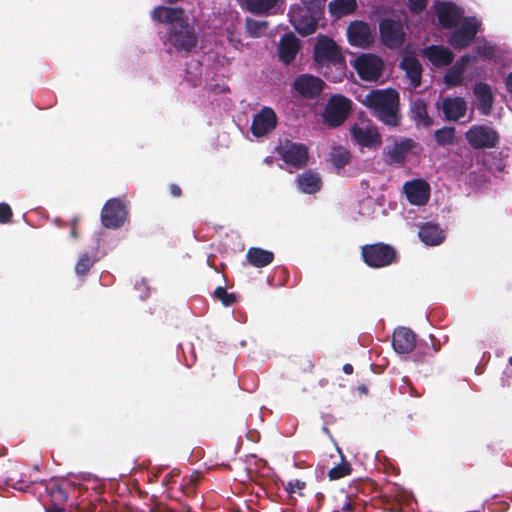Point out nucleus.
I'll use <instances>...</instances> for the list:
<instances>
[{"label":"nucleus","instance_id":"f257e3e1","mask_svg":"<svg viewBox=\"0 0 512 512\" xmlns=\"http://www.w3.org/2000/svg\"><path fill=\"white\" fill-rule=\"evenodd\" d=\"M151 18L157 23L167 24L165 45H170L177 52H191L198 43L195 28L185 17L181 7L159 5L151 11Z\"/></svg>","mask_w":512,"mask_h":512},{"label":"nucleus","instance_id":"f03ea898","mask_svg":"<svg viewBox=\"0 0 512 512\" xmlns=\"http://www.w3.org/2000/svg\"><path fill=\"white\" fill-rule=\"evenodd\" d=\"M373 116L389 127H397L401 123L400 97L394 89L371 90L362 100Z\"/></svg>","mask_w":512,"mask_h":512},{"label":"nucleus","instance_id":"7ed1b4c3","mask_svg":"<svg viewBox=\"0 0 512 512\" xmlns=\"http://www.w3.org/2000/svg\"><path fill=\"white\" fill-rule=\"evenodd\" d=\"M314 60L328 80L339 82L345 76V57L332 38L325 35L318 38L314 45Z\"/></svg>","mask_w":512,"mask_h":512},{"label":"nucleus","instance_id":"20e7f679","mask_svg":"<svg viewBox=\"0 0 512 512\" xmlns=\"http://www.w3.org/2000/svg\"><path fill=\"white\" fill-rule=\"evenodd\" d=\"M363 262L370 268L379 269L390 266L398 261L396 249L383 242L365 244L361 247Z\"/></svg>","mask_w":512,"mask_h":512},{"label":"nucleus","instance_id":"39448f33","mask_svg":"<svg viewBox=\"0 0 512 512\" xmlns=\"http://www.w3.org/2000/svg\"><path fill=\"white\" fill-rule=\"evenodd\" d=\"M465 139L474 150L494 149L500 143V134L492 126L474 124L465 132Z\"/></svg>","mask_w":512,"mask_h":512},{"label":"nucleus","instance_id":"423d86ee","mask_svg":"<svg viewBox=\"0 0 512 512\" xmlns=\"http://www.w3.org/2000/svg\"><path fill=\"white\" fill-rule=\"evenodd\" d=\"M481 29V21L475 16L464 17L460 27L451 32L448 43L456 50L467 48Z\"/></svg>","mask_w":512,"mask_h":512},{"label":"nucleus","instance_id":"0eeeda50","mask_svg":"<svg viewBox=\"0 0 512 512\" xmlns=\"http://www.w3.org/2000/svg\"><path fill=\"white\" fill-rule=\"evenodd\" d=\"M379 36L385 47L397 50L403 46L406 39L404 25L400 20L390 17L383 18L379 22Z\"/></svg>","mask_w":512,"mask_h":512},{"label":"nucleus","instance_id":"6e6552de","mask_svg":"<svg viewBox=\"0 0 512 512\" xmlns=\"http://www.w3.org/2000/svg\"><path fill=\"white\" fill-rule=\"evenodd\" d=\"M280 158L294 169H302L308 162V148L302 143L286 140L276 148Z\"/></svg>","mask_w":512,"mask_h":512},{"label":"nucleus","instance_id":"1a4fd4ad","mask_svg":"<svg viewBox=\"0 0 512 512\" xmlns=\"http://www.w3.org/2000/svg\"><path fill=\"white\" fill-rule=\"evenodd\" d=\"M352 101L342 95L332 96L325 108L324 119L331 127H338L345 122L351 111Z\"/></svg>","mask_w":512,"mask_h":512},{"label":"nucleus","instance_id":"9d476101","mask_svg":"<svg viewBox=\"0 0 512 512\" xmlns=\"http://www.w3.org/2000/svg\"><path fill=\"white\" fill-rule=\"evenodd\" d=\"M128 216L125 203L119 198H111L101 210V223L105 228L118 229L123 226Z\"/></svg>","mask_w":512,"mask_h":512},{"label":"nucleus","instance_id":"9b49d317","mask_svg":"<svg viewBox=\"0 0 512 512\" xmlns=\"http://www.w3.org/2000/svg\"><path fill=\"white\" fill-rule=\"evenodd\" d=\"M383 60L375 54H362L354 62V69L362 80L375 81L383 71Z\"/></svg>","mask_w":512,"mask_h":512},{"label":"nucleus","instance_id":"f8f14e48","mask_svg":"<svg viewBox=\"0 0 512 512\" xmlns=\"http://www.w3.org/2000/svg\"><path fill=\"white\" fill-rule=\"evenodd\" d=\"M351 138L361 147L376 150L382 145V136L372 124H355L350 130Z\"/></svg>","mask_w":512,"mask_h":512},{"label":"nucleus","instance_id":"ddd939ff","mask_svg":"<svg viewBox=\"0 0 512 512\" xmlns=\"http://www.w3.org/2000/svg\"><path fill=\"white\" fill-rule=\"evenodd\" d=\"M313 9L309 7H295L289 12L290 22L296 31L303 35L308 36L314 33L317 29V20L312 16Z\"/></svg>","mask_w":512,"mask_h":512},{"label":"nucleus","instance_id":"4468645a","mask_svg":"<svg viewBox=\"0 0 512 512\" xmlns=\"http://www.w3.org/2000/svg\"><path fill=\"white\" fill-rule=\"evenodd\" d=\"M292 89L303 98L314 99L322 93L324 82L311 74H301L294 79Z\"/></svg>","mask_w":512,"mask_h":512},{"label":"nucleus","instance_id":"2eb2a0df","mask_svg":"<svg viewBox=\"0 0 512 512\" xmlns=\"http://www.w3.org/2000/svg\"><path fill=\"white\" fill-rule=\"evenodd\" d=\"M347 37L352 46L368 48L374 43V35L370 26L360 20L349 23L347 27Z\"/></svg>","mask_w":512,"mask_h":512},{"label":"nucleus","instance_id":"dca6fc26","mask_svg":"<svg viewBox=\"0 0 512 512\" xmlns=\"http://www.w3.org/2000/svg\"><path fill=\"white\" fill-rule=\"evenodd\" d=\"M277 115L270 107H263L254 115L251 124V133L256 137H262L272 132L277 126Z\"/></svg>","mask_w":512,"mask_h":512},{"label":"nucleus","instance_id":"f3484780","mask_svg":"<svg viewBox=\"0 0 512 512\" xmlns=\"http://www.w3.org/2000/svg\"><path fill=\"white\" fill-rule=\"evenodd\" d=\"M439 24L446 29L456 27L463 20V9L453 2H441L436 7Z\"/></svg>","mask_w":512,"mask_h":512},{"label":"nucleus","instance_id":"a211bd4d","mask_svg":"<svg viewBox=\"0 0 512 512\" xmlns=\"http://www.w3.org/2000/svg\"><path fill=\"white\" fill-rule=\"evenodd\" d=\"M406 198L412 205H425L430 197V186L422 179L407 181L403 186Z\"/></svg>","mask_w":512,"mask_h":512},{"label":"nucleus","instance_id":"6ab92c4d","mask_svg":"<svg viewBox=\"0 0 512 512\" xmlns=\"http://www.w3.org/2000/svg\"><path fill=\"white\" fill-rule=\"evenodd\" d=\"M300 47L299 39L292 32L285 33L278 44L279 60L285 65L291 64L295 60Z\"/></svg>","mask_w":512,"mask_h":512},{"label":"nucleus","instance_id":"aec40b11","mask_svg":"<svg viewBox=\"0 0 512 512\" xmlns=\"http://www.w3.org/2000/svg\"><path fill=\"white\" fill-rule=\"evenodd\" d=\"M392 346L398 354H408L416 346V334L407 327H398L393 332Z\"/></svg>","mask_w":512,"mask_h":512},{"label":"nucleus","instance_id":"412c9836","mask_svg":"<svg viewBox=\"0 0 512 512\" xmlns=\"http://www.w3.org/2000/svg\"><path fill=\"white\" fill-rule=\"evenodd\" d=\"M441 109L448 121H458L465 116L467 103L462 97H445L442 100Z\"/></svg>","mask_w":512,"mask_h":512},{"label":"nucleus","instance_id":"4be33fe9","mask_svg":"<svg viewBox=\"0 0 512 512\" xmlns=\"http://www.w3.org/2000/svg\"><path fill=\"white\" fill-rule=\"evenodd\" d=\"M423 56L435 67L448 66L454 60V53L442 45H430L426 47L423 50Z\"/></svg>","mask_w":512,"mask_h":512},{"label":"nucleus","instance_id":"5701e85b","mask_svg":"<svg viewBox=\"0 0 512 512\" xmlns=\"http://www.w3.org/2000/svg\"><path fill=\"white\" fill-rule=\"evenodd\" d=\"M476 97V108L481 115L487 116L491 113L494 97L490 86L487 83L479 82L474 86Z\"/></svg>","mask_w":512,"mask_h":512},{"label":"nucleus","instance_id":"b1692460","mask_svg":"<svg viewBox=\"0 0 512 512\" xmlns=\"http://www.w3.org/2000/svg\"><path fill=\"white\" fill-rule=\"evenodd\" d=\"M400 67L405 71L411 85L417 88L421 85L422 65L414 56H404L400 62Z\"/></svg>","mask_w":512,"mask_h":512},{"label":"nucleus","instance_id":"393cba45","mask_svg":"<svg viewBox=\"0 0 512 512\" xmlns=\"http://www.w3.org/2000/svg\"><path fill=\"white\" fill-rule=\"evenodd\" d=\"M414 141L412 139H404L400 143H394L384 149V154L388 157L390 163H404L408 153L413 148Z\"/></svg>","mask_w":512,"mask_h":512},{"label":"nucleus","instance_id":"a878e982","mask_svg":"<svg viewBox=\"0 0 512 512\" xmlns=\"http://www.w3.org/2000/svg\"><path fill=\"white\" fill-rule=\"evenodd\" d=\"M418 236L423 243L429 246L439 245L445 238L442 229L437 224L430 222L420 226Z\"/></svg>","mask_w":512,"mask_h":512},{"label":"nucleus","instance_id":"bb28decb","mask_svg":"<svg viewBox=\"0 0 512 512\" xmlns=\"http://www.w3.org/2000/svg\"><path fill=\"white\" fill-rule=\"evenodd\" d=\"M248 264L256 268H263L274 261V253L260 247H250L246 253Z\"/></svg>","mask_w":512,"mask_h":512},{"label":"nucleus","instance_id":"cd10ccee","mask_svg":"<svg viewBox=\"0 0 512 512\" xmlns=\"http://www.w3.org/2000/svg\"><path fill=\"white\" fill-rule=\"evenodd\" d=\"M297 184L299 189L306 194H314L322 187V180L318 173L306 171L298 175Z\"/></svg>","mask_w":512,"mask_h":512},{"label":"nucleus","instance_id":"c85d7f7f","mask_svg":"<svg viewBox=\"0 0 512 512\" xmlns=\"http://www.w3.org/2000/svg\"><path fill=\"white\" fill-rule=\"evenodd\" d=\"M411 119L415 121L417 125H422L427 128L433 124V119L428 115L427 105L424 100L416 99L412 102L411 108Z\"/></svg>","mask_w":512,"mask_h":512},{"label":"nucleus","instance_id":"c756f323","mask_svg":"<svg viewBox=\"0 0 512 512\" xmlns=\"http://www.w3.org/2000/svg\"><path fill=\"white\" fill-rule=\"evenodd\" d=\"M356 9V0H333L328 4L329 13L337 18L349 15Z\"/></svg>","mask_w":512,"mask_h":512},{"label":"nucleus","instance_id":"7c9ffc66","mask_svg":"<svg viewBox=\"0 0 512 512\" xmlns=\"http://www.w3.org/2000/svg\"><path fill=\"white\" fill-rule=\"evenodd\" d=\"M46 492L50 498V504L62 505L68 500V494L64 487L56 481H51L46 486Z\"/></svg>","mask_w":512,"mask_h":512},{"label":"nucleus","instance_id":"2f4dec72","mask_svg":"<svg viewBox=\"0 0 512 512\" xmlns=\"http://www.w3.org/2000/svg\"><path fill=\"white\" fill-rule=\"evenodd\" d=\"M350 158V152L341 146L334 147L329 154V161L338 170L344 168L350 162Z\"/></svg>","mask_w":512,"mask_h":512},{"label":"nucleus","instance_id":"473e14b6","mask_svg":"<svg viewBox=\"0 0 512 512\" xmlns=\"http://www.w3.org/2000/svg\"><path fill=\"white\" fill-rule=\"evenodd\" d=\"M456 130L452 126H445L434 132V139L440 146L453 145L456 142Z\"/></svg>","mask_w":512,"mask_h":512},{"label":"nucleus","instance_id":"72a5a7b5","mask_svg":"<svg viewBox=\"0 0 512 512\" xmlns=\"http://www.w3.org/2000/svg\"><path fill=\"white\" fill-rule=\"evenodd\" d=\"M279 0H246V8L253 14H265L274 8Z\"/></svg>","mask_w":512,"mask_h":512},{"label":"nucleus","instance_id":"f704fd0d","mask_svg":"<svg viewBox=\"0 0 512 512\" xmlns=\"http://www.w3.org/2000/svg\"><path fill=\"white\" fill-rule=\"evenodd\" d=\"M351 464L342 456V461L338 465L331 468L328 472L330 480H338L351 474Z\"/></svg>","mask_w":512,"mask_h":512},{"label":"nucleus","instance_id":"c9c22d12","mask_svg":"<svg viewBox=\"0 0 512 512\" xmlns=\"http://www.w3.org/2000/svg\"><path fill=\"white\" fill-rule=\"evenodd\" d=\"M268 27L267 21H259L247 18L246 19V29L250 36L252 37H261L265 34L266 29Z\"/></svg>","mask_w":512,"mask_h":512},{"label":"nucleus","instance_id":"e433bc0d","mask_svg":"<svg viewBox=\"0 0 512 512\" xmlns=\"http://www.w3.org/2000/svg\"><path fill=\"white\" fill-rule=\"evenodd\" d=\"M475 50L481 58L487 59V60H492L497 55L496 46L486 40H483L482 42H480L476 46Z\"/></svg>","mask_w":512,"mask_h":512},{"label":"nucleus","instance_id":"4c0bfd02","mask_svg":"<svg viewBox=\"0 0 512 512\" xmlns=\"http://www.w3.org/2000/svg\"><path fill=\"white\" fill-rule=\"evenodd\" d=\"M214 297L226 307L231 306L236 302L235 294L228 293L227 290L222 286H218L214 290Z\"/></svg>","mask_w":512,"mask_h":512},{"label":"nucleus","instance_id":"58836bf2","mask_svg":"<svg viewBox=\"0 0 512 512\" xmlns=\"http://www.w3.org/2000/svg\"><path fill=\"white\" fill-rule=\"evenodd\" d=\"M463 82V74L455 70L454 68H449L444 75V83L448 87H455L461 85Z\"/></svg>","mask_w":512,"mask_h":512},{"label":"nucleus","instance_id":"ea45409f","mask_svg":"<svg viewBox=\"0 0 512 512\" xmlns=\"http://www.w3.org/2000/svg\"><path fill=\"white\" fill-rule=\"evenodd\" d=\"M339 512H361L362 505L357 497L345 496L344 503L339 507Z\"/></svg>","mask_w":512,"mask_h":512},{"label":"nucleus","instance_id":"a19ab883","mask_svg":"<svg viewBox=\"0 0 512 512\" xmlns=\"http://www.w3.org/2000/svg\"><path fill=\"white\" fill-rule=\"evenodd\" d=\"M93 265V261L89 258L87 253L81 255L75 265V272L77 275H86Z\"/></svg>","mask_w":512,"mask_h":512},{"label":"nucleus","instance_id":"79ce46f5","mask_svg":"<svg viewBox=\"0 0 512 512\" xmlns=\"http://www.w3.org/2000/svg\"><path fill=\"white\" fill-rule=\"evenodd\" d=\"M408 1V8L410 12L413 14H420L422 13L428 4L429 0H407Z\"/></svg>","mask_w":512,"mask_h":512},{"label":"nucleus","instance_id":"37998d69","mask_svg":"<svg viewBox=\"0 0 512 512\" xmlns=\"http://www.w3.org/2000/svg\"><path fill=\"white\" fill-rule=\"evenodd\" d=\"M12 209L7 203H0V223L6 224L11 221Z\"/></svg>","mask_w":512,"mask_h":512},{"label":"nucleus","instance_id":"c03bdc74","mask_svg":"<svg viewBox=\"0 0 512 512\" xmlns=\"http://www.w3.org/2000/svg\"><path fill=\"white\" fill-rule=\"evenodd\" d=\"M327 0H303L305 6L313 9L315 13L321 14Z\"/></svg>","mask_w":512,"mask_h":512},{"label":"nucleus","instance_id":"a18cd8bd","mask_svg":"<svg viewBox=\"0 0 512 512\" xmlns=\"http://www.w3.org/2000/svg\"><path fill=\"white\" fill-rule=\"evenodd\" d=\"M470 61H471V57L469 55H463L456 61V63L452 66V68H454L461 74H464Z\"/></svg>","mask_w":512,"mask_h":512},{"label":"nucleus","instance_id":"49530a36","mask_svg":"<svg viewBox=\"0 0 512 512\" xmlns=\"http://www.w3.org/2000/svg\"><path fill=\"white\" fill-rule=\"evenodd\" d=\"M470 61H471V57L469 55H463L456 61V63L452 66V68H454L461 74H464Z\"/></svg>","mask_w":512,"mask_h":512},{"label":"nucleus","instance_id":"de8ad7c7","mask_svg":"<svg viewBox=\"0 0 512 512\" xmlns=\"http://www.w3.org/2000/svg\"><path fill=\"white\" fill-rule=\"evenodd\" d=\"M5 483L7 486H9L13 489L19 490V491H25V489L28 487V485L26 484L25 481L15 480L14 477L7 478Z\"/></svg>","mask_w":512,"mask_h":512},{"label":"nucleus","instance_id":"09e8293b","mask_svg":"<svg viewBox=\"0 0 512 512\" xmlns=\"http://www.w3.org/2000/svg\"><path fill=\"white\" fill-rule=\"evenodd\" d=\"M306 487V483L299 479L291 480L286 485V491L288 493H294L296 490H303Z\"/></svg>","mask_w":512,"mask_h":512},{"label":"nucleus","instance_id":"8fccbe9b","mask_svg":"<svg viewBox=\"0 0 512 512\" xmlns=\"http://www.w3.org/2000/svg\"><path fill=\"white\" fill-rule=\"evenodd\" d=\"M65 507L62 505L47 504L45 505V512H64Z\"/></svg>","mask_w":512,"mask_h":512},{"label":"nucleus","instance_id":"3c124183","mask_svg":"<svg viewBox=\"0 0 512 512\" xmlns=\"http://www.w3.org/2000/svg\"><path fill=\"white\" fill-rule=\"evenodd\" d=\"M169 192L173 197H180L182 195V189L177 184H170Z\"/></svg>","mask_w":512,"mask_h":512},{"label":"nucleus","instance_id":"603ef678","mask_svg":"<svg viewBox=\"0 0 512 512\" xmlns=\"http://www.w3.org/2000/svg\"><path fill=\"white\" fill-rule=\"evenodd\" d=\"M77 222H78L77 218H74L72 220V227H71L70 234H71V237L74 238V239L77 238V230H76Z\"/></svg>","mask_w":512,"mask_h":512},{"label":"nucleus","instance_id":"864d4df0","mask_svg":"<svg viewBox=\"0 0 512 512\" xmlns=\"http://www.w3.org/2000/svg\"><path fill=\"white\" fill-rule=\"evenodd\" d=\"M342 369H343V372L347 375L352 374L354 371L353 366L349 363L344 364Z\"/></svg>","mask_w":512,"mask_h":512},{"label":"nucleus","instance_id":"5fc2aeb1","mask_svg":"<svg viewBox=\"0 0 512 512\" xmlns=\"http://www.w3.org/2000/svg\"><path fill=\"white\" fill-rule=\"evenodd\" d=\"M313 368H314V363H313V361H312V359H311V358H308V359H307V365H306V367L304 368V371H312V370H313Z\"/></svg>","mask_w":512,"mask_h":512},{"label":"nucleus","instance_id":"6e6d98bb","mask_svg":"<svg viewBox=\"0 0 512 512\" xmlns=\"http://www.w3.org/2000/svg\"><path fill=\"white\" fill-rule=\"evenodd\" d=\"M357 390L360 394H367L368 393V388L366 385L362 384V385H359L357 387Z\"/></svg>","mask_w":512,"mask_h":512},{"label":"nucleus","instance_id":"4d7b16f0","mask_svg":"<svg viewBox=\"0 0 512 512\" xmlns=\"http://www.w3.org/2000/svg\"><path fill=\"white\" fill-rule=\"evenodd\" d=\"M505 165L501 163V161H499V163L496 165V170L497 171H502L504 169Z\"/></svg>","mask_w":512,"mask_h":512},{"label":"nucleus","instance_id":"13d9d810","mask_svg":"<svg viewBox=\"0 0 512 512\" xmlns=\"http://www.w3.org/2000/svg\"><path fill=\"white\" fill-rule=\"evenodd\" d=\"M426 350H427V351H428V353L431 355V351H432L431 347H429L428 345H426Z\"/></svg>","mask_w":512,"mask_h":512},{"label":"nucleus","instance_id":"bf43d9fd","mask_svg":"<svg viewBox=\"0 0 512 512\" xmlns=\"http://www.w3.org/2000/svg\"><path fill=\"white\" fill-rule=\"evenodd\" d=\"M509 364L512 366V356L509 358Z\"/></svg>","mask_w":512,"mask_h":512}]
</instances>
